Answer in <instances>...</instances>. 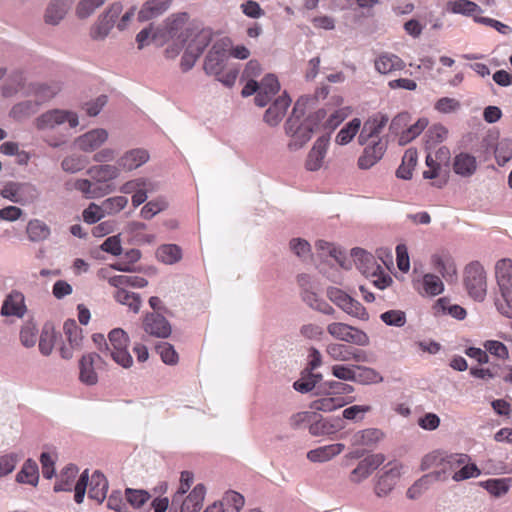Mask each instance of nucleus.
Instances as JSON below:
<instances>
[{"instance_id":"nucleus-1","label":"nucleus","mask_w":512,"mask_h":512,"mask_svg":"<svg viewBox=\"0 0 512 512\" xmlns=\"http://www.w3.org/2000/svg\"><path fill=\"white\" fill-rule=\"evenodd\" d=\"M153 40L161 45L166 44V59L174 60L184 51L180 68L182 72H188L208 46L211 34L209 31L195 33L189 23L188 13L180 12L171 14L154 29Z\"/></svg>"},{"instance_id":"nucleus-2","label":"nucleus","mask_w":512,"mask_h":512,"mask_svg":"<svg viewBox=\"0 0 512 512\" xmlns=\"http://www.w3.org/2000/svg\"><path fill=\"white\" fill-rule=\"evenodd\" d=\"M306 115V103L298 100L284 124L287 138V149L295 152L302 149L312 138L318 122L325 117L324 110H318L313 115Z\"/></svg>"},{"instance_id":"nucleus-3","label":"nucleus","mask_w":512,"mask_h":512,"mask_svg":"<svg viewBox=\"0 0 512 512\" xmlns=\"http://www.w3.org/2000/svg\"><path fill=\"white\" fill-rule=\"evenodd\" d=\"M229 48L230 38H220L213 43L203 61L204 72L209 76H214L226 87H232L239 74L237 66H228Z\"/></svg>"},{"instance_id":"nucleus-4","label":"nucleus","mask_w":512,"mask_h":512,"mask_svg":"<svg viewBox=\"0 0 512 512\" xmlns=\"http://www.w3.org/2000/svg\"><path fill=\"white\" fill-rule=\"evenodd\" d=\"M93 340L103 357H110L125 369L132 366L133 358L128 351L130 339L123 329L115 328L111 330L107 339L101 334H96L93 336Z\"/></svg>"},{"instance_id":"nucleus-5","label":"nucleus","mask_w":512,"mask_h":512,"mask_svg":"<svg viewBox=\"0 0 512 512\" xmlns=\"http://www.w3.org/2000/svg\"><path fill=\"white\" fill-rule=\"evenodd\" d=\"M441 469L433 473H440V480H446L451 474L455 482L464 481L480 476L481 471L466 453H452L440 460Z\"/></svg>"},{"instance_id":"nucleus-6","label":"nucleus","mask_w":512,"mask_h":512,"mask_svg":"<svg viewBox=\"0 0 512 512\" xmlns=\"http://www.w3.org/2000/svg\"><path fill=\"white\" fill-rule=\"evenodd\" d=\"M64 124H68L71 129L77 128L80 124L79 114L70 109L51 108L36 116L32 121V126L38 133L53 132Z\"/></svg>"},{"instance_id":"nucleus-7","label":"nucleus","mask_w":512,"mask_h":512,"mask_svg":"<svg viewBox=\"0 0 512 512\" xmlns=\"http://www.w3.org/2000/svg\"><path fill=\"white\" fill-rule=\"evenodd\" d=\"M428 124V119L424 117L411 124V115L408 112H401L391 120L389 131L398 137V144L404 146L417 138Z\"/></svg>"},{"instance_id":"nucleus-8","label":"nucleus","mask_w":512,"mask_h":512,"mask_svg":"<svg viewBox=\"0 0 512 512\" xmlns=\"http://www.w3.org/2000/svg\"><path fill=\"white\" fill-rule=\"evenodd\" d=\"M463 284L470 298L477 302L484 301L488 287L487 272L480 262L473 261L465 266Z\"/></svg>"},{"instance_id":"nucleus-9","label":"nucleus","mask_w":512,"mask_h":512,"mask_svg":"<svg viewBox=\"0 0 512 512\" xmlns=\"http://www.w3.org/2000/svg\"><path fill=\"white\" fill-rule=\"evenodd\" d=\"M123 11L121 2H114L103 11L89 27V38L91 41L104 42L111 34L117 19Z\"/></svg>"},{"instance_id":"nucleus-10","label":"nucleus","mask_w":512,"mask_h":512,"mask_svg":"<svg viewBox=\"0 0 512 512\" xmlns=\"http://www.w3.org/2000/svg\"><path fill=\"white\" fill-rule=\"evenodd\" d=\"M406 467L398 462H388L377 476L374 493L379 498H385L394 490L401 476L405 473Z\"/></svg>"},{"instance_id":"nucleus-11","label":"nucleus","mask_w":512,"mask_h":512,"mask_svg":"<svg viewBox=\"0 0 512 512\" xmlns=\"http://www.w3.org/2000/svg\"><path fill=\"white\" fill-rule=\"evenodd\" d=\"M326 295L332 303L346 314L360 320H367L369 318L365 307L343 290L330 286L326 290Z\"/></svg>"},{"instance_id":"nucleus-12","label":"nucleus","mask_w":512,"mask_h":512,"mask_svg":"<svg viewBox=\"0 0 512 512\" xmlns=\"http://www.w3.org/2000/svg\"><path fill=\"white\" fill-rule=\"evenodd\" d=\"M326 329L332 338L341 342L358 346H367L370 343L368 335L363 330L344 322H331Z\"/></svg>"},{"instance_id":"nucleus-13","label":"nucleus","mask_w":512,"mask_h":512,"mask_svg":"<svg viewBox=\"0 0 512 512\" xmlns=\"http://www.w3.org/2000/svg\"><path fill=\"white\" fill-rule=\"evenodd\" d=\"M109 139V132L105 128H93L77 136L73 146L83 153H95Z\"/></svg>"},{"instance_id":"nucleus-14","label":"nucleus","mask_w":512,"mask_h":512,"mask_svg":"<svg viewBox=\"0 0 512 512\" xmlns=\"http://www.w3.org/2000/svg\"><path fill=\"white\" fill-rule=\"evenodd\" d=\"M431 267L446 282H454L458 277V268L453 256L447 250H439L430 256Z\"/></svg>"},{"instance_id":"nucleus-15","label":"nucleus","mask_w":512,"mask_h":512,"mask_svg":"<svg viewBox=\"0 0 512 512\" xmlns=\"http://www.w3.org/2000/svg\"><path fill=\"white\" fill-rule=\"evenodd\" d=\"M444 279L427 272L413 279V287L422 297H436L445 291Z\"/></svg>"},{"instance_id":"nucleus-16","label":"nucleus","mask_w":512,"mask_h":512,"mask_svg":"<svg viewBox=\"0 0 512 512\" xmlns=\"http://www.w3.org/2000/svg\"><path fill=\"white\" fill-rule=\"evenodd\" d=\"M329 146V134L322 135L314 141L305 159L304 165L306 170L315 172L319 171L324 166Z\"/></svg>"},{"instance_id":"nucleus-17","label":"nucleus","mask_w":512,"mask_h":512,"mask_svg":"<svg viewBox=\"0 0 512 512\" xmlns=\"http://www.w3.org/2000/svg\"><path fill=\"white\" fill-rule=\"evenodd\" d=\"M387 146L386 138H378L365 144V148L357 160L358 168L368 170L376 165L384 156Z\"/></svg>"},{"instance_id":"nucleus-18","label":"nucleus","mask_w":512,"mask_h":512,"mask_svg":"<svg viewBox=\"0 0 512 512\" xmlns=\"http://www.w3.org/2000/svg\"><path fill=\"white\" fill-rule=\"evenodd\" d=\"M386 460L382 453H375L366 456L357 466L350 472L349 481L359 484L370 477V475L381 466Z\"/></svg>"},{"instance_id":"nucleus-19","label":"nucleus","mask_w":512,"mask_h":512,"mask_svg":"<svg viewBox=\"0 0 512 512\" xmlns=\"http://www.w3.org/2000/svg\"><path fill=\"white\" fill-rule=\"evenodd\" d=\"M389 121L387 114L378 112L370 116L363 124L358 136V143L365 145L370 141L377 140Z\"/></svg>"},{"instance_id":"nucleus-20","label":"nucleus","mask_w":512,"mask_h":512,"mask_svg":"<svg viewBox=\"0 0 512 512\" xmlns=\"http://www.w3.org/2000/svg\"><path fill=\"white\" fill-rule=\"evenodd\" d=\"M326 354L337 362H364L366 354L364 351L343 343H330L326 346Z\"/></svg>"},{"instance_id":"nucleus-21","label":"nucleus","mask_w":512,"mask_h":512,"mask_svg":"<svg viewBox=\"0 0 512 512\" xmlns=\"http://www.w3.org/2000/svg\"><path fill=\"white\" fill-rule=\"evenodd\" d=\"M36 189L28 183L8 182L1 189V196L13 203L26 204L34 197Z\"/></svg>"},{"instance_id":"nucleus-22","label":"nucleus","mask_w":512,"mask_h":512,"mask_svg":"<svg viewBox=\"0 0 512 512\" xmlns=\"http://www.w3.org/2000/svg\"><path fill=\"white\" fill-rule=\"evenodd\" d=\"M479 169L477 157L468 152H460L452 159V170L461 178H471Z\"/></svg>"},{"instance_id":"nucleus-23","label":"nucleus","mask_w":512,"mask_h":512,"mask_svg":"<svg viewBox=\"0 0 512 512\" xmlns=\"http://www.w3.org/2000/svg\"><path fill=\"white\" fill-rule=\"evenodd\" d=\"M144 331L157 338H167L171 335L172 328L168 320L159 313H148L143 319Z\"/></svg>"},{"instance_id":"nucleus-24","label":"nucleus","mask_w":512,"mask_h":512,"mask_svg":"<svg viewBox=\"0 0 512 512\" xmlns=\"http://www.w3.org/2000/svg\"><path fill=\"white\" fill-rule=\"evenodd\" d=\"M101 360V355L95 353H88L82 356L79 363V378L82 383L86 385H95L98 382L96 368H99Z\"/></svg>"},{"instance_id":"nucleus-25","label":"nucleus","mask_w":512,"mask_h":512,"mask_svg":"<svg viewBox=\"0 0 512 512\" xmlns=\"http://www.w3.org/2000/svg\"><path fill=\"white\" fill-rule=\"evenodd\" d=\"M351 257L357 269L367 278L370 275H376L375 273L379 272V269L382 267L371 253L361 248H353L351 250Z\"/></svg>"},{"instance_id":"nucleus-26","label":"nucleus","mask_w":512,"mask_h":512,"mask_svg":"<svg viewBox=\"0 0 512 512\" xmlns=\"http://www.w3.org/2000/svg\"><path fill=\"white\" fill-rule=\"evenodd\" d=\"M280 89L278 79L273 74L266 75L259 83V88L255 96V104L259 107L266 106L272 97H274Z\"/></svg>"},{"instance_id":"nucleus-27","label":"nucleus","mask_w":512,"mask_h":512,"mask_svg":"<svg viewBox=\"0 0 512 512\" xmlns=\"http://www.w3.org/2000/svg\"><path fill=\"white\" fill-rule=\"evenodd\" d=\"M149 158L150 155L147 150L134 148L124 152L117 160V164L121 170L133 171L148 162Z\"/></svg>"},{"instance_id":"nucleus-28","label":"nucleus","mask_w":512,"mask_h":512,"mask_svg":"<svg viewBox=\"0 0 512 512\" xmlns=\"http://www.w3.org/2000/svg\"><path fill=\"white\" fill-rule=\"evenodd\" d=\"M290 104L291 99L285 93L279 96L265 111L264 122L271 127L277 126L285 116Z\"/></svg>"},{"instance_id":"nucleus-29","label":"nucleus","mask_w":512,"mask_h":512,"mask_svg":"<svg viewBox=\"0 0 512 512\" xmlns=\"http://www.w3.org/2000/svg\"><path fill=\"white\" fill-rule=\"evenodd\" d=\"M433 315L436 317H441L444 315H449L456 320H463L467 316V311L465 308L458 304H454L447 297H441L435 301L432 306Z\"/></svg>"},{"instance_id":"nucleus-30","label":"nucleus","mask_w":512,"mask_h":512,"mask_svg":"<svg viewBox=\"0 0 512 512\" xmlns=\"http://www.w3.org/2000/svg\"><path fill=\"white\" fill-rule=\"evenodd\" d=\"M25 297L19 291H12L5 298L1 307V315L22 318L26 313Z\"/></svg>"},{"instance_id":"nucleus-31","label":"nucleus","mask_w":512,"mask_h":512,"mask_svg":"<svg viewBox=\"0 0 512 512\" xmlns=\"http://www.w3.org/2000/svg\"><path fill=\"white\" fill-rule=\"evenodd\" d=\"M344 449L343 443L324 445L308 451L306 457L310 462L324 463L340 455Z\"/></svg>"},{"instance_id":"nucleus-32","label":"nucleus","mask_w":512,"mask_h":512,"mask_svg":"<svg viewBox=\"0 0 512 512\" xmlns=\"http://www.w3.org/2000/svg\"><path fill=\"white\" fill-rule=\"evenodd\" d=\"M172 0H147L145 1L140 10L138 11V21L146 22L161 16L165 13Z\"/></svg>"},{"instance_id":"nucleus-33","label":"nucleus","mask_w":512,"mask_h":512,"mask_svg":"<svg viewBox=\"0 0 512 512\" xmlns=\"http://www.w3.org/2000/svg\"><path fill=\"white\" fill-rule=\"evenodd\" d=\"M494 277L499 290L512 289V259L501 258L495 262Z\"/></svg>"},{"instance_id":"nucleus-34","label":"nucleus","mask_w":512,"mask_h":512,"mask_svg":"<svg viewBox=\"0 0 512 512\" xmlns=\"http://www.w3.org/2000/svg\"><path fill=\"white\" fill-rule=\"evenodd\" d=\"M446 10L452 14H459L465 17H472L476 22L477 18H481L482 8L470 0H450L446 3Z\"/></svg>"},{"instance_id":"nucleus-35","label":"nucleus","mask_w":512,"mask_h":512,"mask_svg":"<svg viewBox=\"0 0 512 512\" xmlns=\"http://www.w3.org/2000/svg\"><path fill=\"white\" fill-rule=\"evenodd\" d=\"M68 11L69 7L64 0H51L45 8L43 20L49 26H58Z\"/></svg>"},{"instance_id":"nucleus-36","label":"nucleus","mask_w":512,"mask_h":512,"mask_svg":"<svg viewBox=\"0 0 512 512\" xmlns=\"http://www.w3.org/2000/svg\"><path fill=\"white\" fill-rule=\"evenodd\" d=\"M40 108V101L23 100L12 106L9 111V117L17 122H22L34 116Z\"/></svg>"},{"instance_id":"nucleus-37","label":"nucleus","mask_w":512,"mask_h":512,"mask_svg":"<svg viewBox=\"0 0 512 512\" xmlns=\"http://www.w3.org/2000/svg\"><path fill=\"white\" fill-rule=\"evenodd\" d=\"M62 90V84L60 82L50 83H32L30 84V92L40 101L41 105L45 102L52 100Z\"/></svg>"},{"instance_id":"nucleus-38","label":"nucleus","mask_w":512,"mask_h":512,"mask_svg":"<svg viewBox=\"0 0 512 512\" xmlns=\"http://www.w3.org/2000/svg\"><path fill=\"white\" fill-rule=\"evenodd\" d=\"M206 489L203 484H197L181 503V512H199L202 508Z\"/></svg>"},{"instance_id":"nucleus-39","label":"nucleus","mask_w":512,"mask_h":512,"mask_svg":"<svg viewBox=\"0 0 512 512\" xmlns=\"http://www.w3.org/2000/svg\"><path fill=\"white\" fill-rule=\"evenodd\" d=\"M404 67V61L397 55L390 53H383L375 60V69L381 74H390L402 70Z\"/></svg>"},{"instance_id":"nucleus-40","label":"nucleus","mask_w":512,"mask_h":512,"mask_svg":"<svg viewBox=\"0 0 512 512\" xmlns=\"http://www.w3.org/2000/svg\"><path fill=\"white\" fill-rule=\"evenodd\" d=\"M384 437V433L377 428H367L356 431L350 438L352 446H371L378 443Z\"/></svg>"},{"instance_id":"nucleus-41","label":"nucleus","mask_w":512,"mask_h":512,"mask_svg":"<svg viewBox=\"0 0 512 512\" xmlns=\"http://www.w3.org/2000/svg\"><path fill=\"white\" fill-rule=\"evenodd\" d=\"M107 491L108 481L106 477L100 471H95L91 476L89 497L102 503L106 498Z\"/></svg>"},{"instance_id":"nucleus-42","label":"nucleus","mask_w":512,"mask_h":512,"mask_svg":"<svg viewBox=\"0 0 512 512\" xmlns=\"http://www.w3.org/2000/svg\"><path fill=\"white\" fill-rule=\"evenodd\" d=\"M88 173L97 182H108L117 179L120 176L121 169L118 164H102L91 167Z\"/></svg>"},{"instance_id":"nucleus-43","label":"nucleus","mask_w":512,"mask_h":512,"mask_svg":"<svg viewBox=\"0 0 512 512\" xmlns=\"http://www.w3.org/2000/svg\"><path fill=\"white\" fill-rule=\"evenodd\" d=\"M244 497L236 491H227L223 497L214 502L221 512H239L244 506Z\"/></svg>"},{"instance_id":"nucleus-44","label":"nucleus","mask_w":512,"mask_h":512,"mask_svg":"<svg viewBox=\"0 0 512 512\" xmlns=\"http://www.w3.org/2000/svg\"><path fill=\"white\" fill-rule=\"evenodd\" d=\"M440 480V473H429L422 476L420 479L415 481L406 491L407 498L411 500L418 499L425 491H427L430 485Z\"/></svg>"},{"instance_id":"nucleus-45","label":"nucleus","mask_w":512,"mask_h":512,"mask_svg":"<svg viewBox=\"0 0 512 512\" xmlns=\"http://www.w3.org/2000/svg\"><path fill=\"white\" fill-rule=\"evenodd\" d=\"M302 300L313 310L325 315H334L335 309L324 299L320 298L314 289L301 292Z\"/></svg>"},{"instance_id":"nucleus-46","label":"nucleus","mask_w":512,"mask_h":512,"mask_svg":"<svg viewBox=\"0 0 512 512\" xmlns=\"http://www.w3.org/2000/svg\"><path fill=\"white\" fill-rule=\"evenodd\" d=\"M418 153L416 149L409 148L405 151L402 162L396 170V176L403 180L412 178V172L417 165Z\"/></svg>"},{"instance_id":"nucleus-47","label":"nucleus","mask_w":512,"mask_h":512,"mask_svg":"<svg viewBox=\"0 0 512 512\" xmlns=\"http://www.w3.org/2000/svg\"><path fill=\"white\" fill-rule=\"evenodd\" d=\"M342 396L328 394L311 402L310 408L315 411L332 412L347 404Z\"/></svg>"},{"instance_id":"nucleus-48","label":"nucleus","mask_w":512,"mask_h":512,"mask_svg":"<svg viewBox=\"0 0 512 512\" xmlns=\"http://www.w3.org/2000/svg\"><path fill=\"white\" fill-rule=\"evenodd\" d=\"M26 232L31 242L45 241L51 234L49 226L39 219L30 220L27 224Z\"/></svg>"},{"instance_id":"nucleus-49","label":"nucleus","mask_w":512,"mask_h":512,"mask_svg":"<svg viewBox=\"0 0 512 512\" xmlns=\"http://www.w3.org/2000/svg\"><path fill=\"white\" fill-rule=\"evenodd\" d=\"M16 481L18 483L30 484L36 486L39 481L38 465L32 459H28L24 462L21 470L16 475Z\"/></svg>"},{"instance_id":"nucleus-50","label":"nucleus","mask_w":512,"mask_h":512,"mask_svg":"<svg viewBox=\"0 0 512 512\" xmlns=\"http://www.w3.org/2000/svg\"><path fill=\"white\" fill-rule=\"evenodd\" d=\"M362 122L359 118H353L337 133L335 142L338 145H347L352 139L360 133Z\"/></svg>"},{"instance_id":"nucleus-51","label":"nucleus","mask_w":512,"mask_h":512,"mask_svg":"<svg viewBox=\"0 0 512 512\" xmlns=\"http://www.w3.org/2000/svg\"><path fill=\"white\" fill-rule=\"evenodd\" d=\"M156 257L164 264L172 265L181 260L182 250L176 244H164L157 249Z\"/></svg>"},{"instance_id":"nucleus-52","label":"nucleus","mask_w":512,"mask_h":512,"mask_svg":"<svg viewBox=\"0 0 512 512\" xmlns=\"http://www.w3.org/2000/svg\"><path fill=\"white\" fill-rule=\"evenodd\" d=\"M109 284L116 289H125L127 286L144 288L147 286L148 281L140 276L113 275V277L109 278Z\"/></svg>"},{"instance_id":"nucleus-53","label":"nucleus","mask_w":512,"mask_h":512,"mask_svg":"<svg viewBox=\"0 0 512 512\" xmlns=\"http://www.w3.org/2000/svg\"><path fill=\"white\" fill-rule=\"evenodd\" d=\"M87 165V158L77 153L66 155L61 161V169L70 174H75L84 170Z\"/></svg>"},{"instance_id":"nucleus-54","label":"nucleus","mask_w":512,"mask_h":512,"mask_svg":"<svg viewBox=\"0 0 512 512\" xmlns=\"http://www.w3.org/2000/svg\"><path fill=\"white\" fill-rule=\"evenodd\" d=\"M108 0H79L75 7V15L80 20L90 18Z\"/></svg>"},{"instance_id":"nucleus-55","label":"nucleus","mask_w":512,"mask_h":512,"mask_svg":"<svg viewBox=\"0 0 512 512\" xmlns=\"http://www.w3.org/2000/svg\"><path fill=\"white\" fill-rule=\"evenodd\" d=\"M383 381L378 371L371 367L356 365L354 382L362 385L376 384Z\"/></svg>"},{"instance_id":"nucleus-56","label":"nucleus","mask_w":512,"mask_h":512,"mask_svg":"<svg viewBox=\"0 0 512 512\" xmlns=\"http://www.w3.org/2000/svg\"><path fill=\"white\" fill-rule=\"evenodd\" d=\"M113 296L119 304L127 306L134 313L139 312L142 301L138 294L126 289H117Z\"/></svg>"},{"instance_id":"nucleus-57","label":"nucleus","mask_w":512,"mask_h":512,"mask_svg":"<svg viewBox=\"0 0 512 512\" xmlns=\"http://www.w3.org/2000/svg\"><path fill=\"white\" fill-rule=\"evenodd\" d=\"M104 216L118 214L128 205V198L125 196H113L103 200L101 203Z\"/></svg>"},{"instance_id":"nucleus-58","label":"nucleus","mask_w":512,"mask_h":512,"mask_svg":"<svg viewBox=\"0 0 512 512\" xmlns=\"http://www.w3.org/2000/svg\"><path fill=\"white\" fill-rule=\"evenodd\" d=\"M168 207V202L162 196L147 202L140 210V216L143 219L150 220L158 213L164 211Z\"/></svg>"},{"instance_id":"nucleus-59","label":"nucleus","mask_w":512,"mask_h":512,"mask_svg":"<svg viewBox=\"0 0 512 512\" xmlns=\"http://www.w3.org/2000/svg\"><path fill=\"white\" fill-rule=\"evenodd\" d=\"M510 480L505 478L489 479L480 483L491 495L501 497L505 495L510 488Z\"/></svg>"},{"instance_id":"nucleus-60","label":"nucleus","mask_w":512,"mask_h":512,"mask_svg":"<svg viewBox=\"0 0 512 512\" xmlns=\"http://www.w3.org/2000/svg\"><path fill=\"white\" fill-rule=\"evenodd\" d=\"M339 428L329 419H319L309 426V433L312 436H326L335 433Z\"/></svg>"},{"instance_id":"nucleus-61","label":"nucleus","mask_w":512,"mask_h":512,"mask_svg":"<svg viewBox=\"0 0 512 512\" xmlns=\"http://www.w3.org/2000/svg\"><path fill=\"white\" fill-rule=\"evenodd\" d=\"M289 249L302 261H306L311 257V245L303 238H292L289 241Z\"/></svg>"},{"instance_id":"nucleus-62","label":"nucleus","mask_w":512,"mask_h":512,"mask_svg":"<svg viewBox=\"0 0 512 512\" xmlns=\"http://www.w3.org/2000/svg\"><path fill=\"white\" fill-rule=\"evenodd\" d=\"M56 340L55 331L52 327L45 326L41 332L39 339V350L40 352L48 356L51 354Z\"/></svg>"},{"instance_id":"nucleus-63","label":"nucleus","mask_w":512,"mask_h":512,"mask_svg":"<svg viewBox=\"0 0 512 512\" xmlns=\"http://www.w3.org/2000/svg\"><path fill=\"white\" fill-rule=\"evenodd\" d=\"M24 76L22 73L13 74L1 87V92L4 97H12L17 94L23 84H24Z\"/></svg>"},{"instance_id":"nucleus-64","label":"nucleus","mask_w":512,"mask_h":512,"mask_svg":"<svg viewBox=\"0 0 512 512\" xmlns=\"http://www.w3.org/2000/svg\"><path fill=\"white\" fill-rule=\"evenodd\" d=\"M501 298L495 302L496 308L506 318L512 319V289L499 290Z\"/></svg>"}]
</instances>
